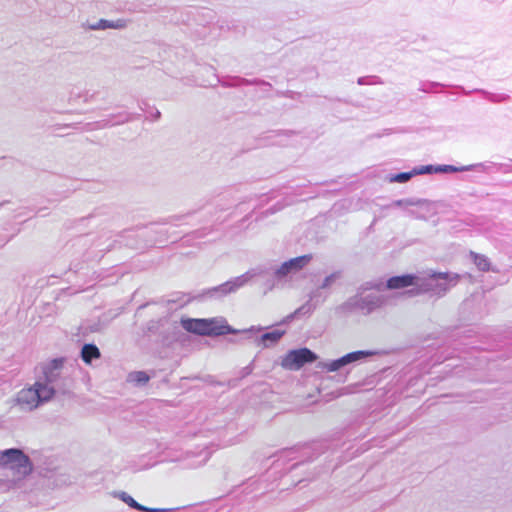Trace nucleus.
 Listing matches in <instances>:
<instances>
[{
  "label": "nucleus",
  "mask_w": 512,
  "mask_h": 512,
  "mask_svg": "<svg viewBox=\"0 0 512 512\" xmlns=\"http://www.w3.org/2000/svg\"><path fill=\"white\" fill-rule=\"evenodd\" d=\"M65 359L54 358L42 366L43 376L28 389L18 393L17 401L29 410L50 401L54 395L70 393L73 379L69 370L64 366Z\"/></svg>",
  "instance_id": "obj_1"
},
{
  "label": "nucleus",
  "mask_w": 512,
  "mask_h": 512,
  "mask_svg": "<svg viewBox=\"0 0 512 512\" xmlns=\"http://www.w3.org/2000/svg\"><path fill=\"white\" fill-rule=\"evenodd\" d=\"M315 445H305L301 447H291L279 451L275 456L276 460L265 474L258 480H254L251 485L256 484L257 487L252 491H259L264 494L273 489V483H268V478L274 474L280 473L279 477H283L282 470L292 473L300 467L312 462L320 453H316Z\"/></svg>",
  "instance_id": "obj_2"
},
{
  "label": "nucleus",
  "mask_w": 512,
  "mask_h": 512,
  "mask_svg": "<svg viewBox=\"0 0 512 512\" xmlns=\"http://www.w3.org/2000/svg\"><path fill=\"white\" fill-rule=\"evenodd\" d=\"M276 269V264L272 262L259 264L240 276L234 277L218 286L208 288L206 294L212 298L221 299L244 287L254 278L263 279L265 285L269 289H272L276 282H279L278 278H276V274L274 273Z\"/></svg>",
  "instance_id": "obj_3"
},
{
  "label": "nucleus",
  "mask_w": 512,
  "mask_h": 512,
  "mask_svg": "<svg viewBox=\"0 0 512 512\" xmlns=\"http://www.w3.org/2000/svg\"><path fill=\"white\" fill-rule=\"evenodd\" d=\"M460 275L452 272L432 271L426 277L420 278L416 287L406 290L403 295L414 297L421 294H429L438 298L444 297L452 287L456 286Z\"/></svg>",
  "instance_id": "obj_4"
},
{
  "label": "nucleus",
  "mask_w": 512,
  "mask_h": 512,
  "mask_svg": "<svg viewBox=\"0 0 512 512\" xmlns=\"http://www.w3.org/2000/svg\"><path fill=\"white\" fill-rule=\"evenodd\" d=\"M387 301L388 298L384 295L368 294L361 296L356 294L342 303L339 309L348 313L359 310L364 315H368L385 306Z\"/></svg>",
  "instance_id": "obj_5"
},
{
  "label": "nucleus",
  "mask_w": 512,
  "mask_h": 512,
  "mask_svg": "<svg viewBox=\"0 0 512 512\" xmlns=\"http://www.w3.org/2000/svg\"><path fill=\"white\" fill-rule=\"evenodd\" d=\"M0 466H9L24 476L33 471L30 457L20 448L0 450Z\"/></svg>",
  "instance_id": "obj_6"
},
{
  "label": "nucleus",
  "mask_w": 512,
  "mask_h": 512,
  "mask_svg": "<svg viewBox=\"0 0 512 512\" xmlns=\"http://www.w3.org/2000/svg\"><path fill=\"white\" fill-rule=\"evenodd\" d=\"M264 330L262 326H251L247 329L241 330L244 339L251 341L255 346L260 348H271L275 346L281 338L285 335L286 331L281 329H274L269 332L261 333Z\"/></svg>",
  "instance_id": "obj_7"
},
{
  "label": "nucleus",
  "mask_w": 512,
  "mask_h": 512,
  "mask_svg": "<svg viewBox=\"0 0 512 512\" xmlns=\"http://www.w3.org/2000/svg\"><path fill=\"white\" fill-rule=\"evenodd\" d=\"M419 276L413 273L402 274L397 276H392L387 279L386 283L382 282H366L361 289L369 290L375 289L378 291H383L385 289L388 290H397L404 289L408 287H416L418 284Z\"/></svg>",
  "instance_id": "obj_8"
},
{
  "label": "nucleus",
  "mask_w": 512,
  "mask_h": 512,
  "mask_svg": "<svg viewBox=\"0 0 512 512\" xmlns=\"http://www.w3.org/2000/svg\"><path fill=\"white\" fill-rule=\"evenodd\" d=\"M176 330L177 327L171 326L168 319L163 317L158 320H150L144 333L147 336L157 335L158 341L163 346H168L176 340Z\"/></svg>",
  "instance_id": "obj_9"
},
{
  "label": "nucleus",
  "mask_w": 512,
  "mask_h": 512,
  "mask_svg": "<svg viewBox=\"0 0 512 512\" xmlns=\"http://www.w3.org/2000/svg\"><path fill=\"white\" fill-rule=\"evenodd\" d=\"M317 355L307 347L292 349L282 359L281 365L285 369L299 370L306 364L315 362Z\"/></svg>",
  "instance_id": "obj_10"
},
{
  "label": "nucleus",
  "mask_w": 512,
  "mask_h": 512,
  "mask_svg": "<svg viewBox=\"0 0 512 512\" xmlns=\"http://www.w3.org/2000/svg\"><path fill=\"white\" fill-rule=\"evenodd\" d=\"M312 254H305L284 261L281 265H276V278L278 281L285 280L288 276L303 270L312 260Z\"/></svg>",
  "instance_id": "obj_11"
},
{
  "label": "nucleus",
  "mask_w": 512,
  "mask_h": 512,
  "mask_svg": "<svg viewBox=\"0 0 512 512\" xmlns=\"http://www.w3.org/2000/svg\"><path fill=\"white\" fill-rule=\"evenodd\" d=\"M327 296L321 297V292L318 289L313 290L309 295V300L297 308L293 313L284 317L279 325H287L296 318L310 315L318 306L319 303L324 302Z\"/></svg>",
  "instance_id": "obj_12"
},
{
  "label": "nucleus",
  "mask_w": 512,
  "mask_h": 512,
  "mask_svg": "<svg viewBox=\"0 0 512 512\" xmlns=\"http://www.w3.org/2000/svg\"><path fill=\"white\" fill-rule=\"evenodd\" d=\"M203 336H222L227 334H238L241 330L231 327L222 317L204 318Z\"/></svg>",
  "instance_id": "obj_13"
},
{
  "label": "nucleus",
  "mask_w": 512,
  "mask_h": 512,
  "mask_svg": "<svg viewBox=\"0 0 512 512\" xmlns=\"http://www.w3.org/2000/svg\"><path fill=\"white\" fill-rule=\"evenodd\" d=\"M129 22H130L129 20L124 19V18H119L116 20L99 19L95 23H87V24H84L83 26L86 29L94 30V31L106 30V29L122 30L128 26Z\"/></svg>",
  "instance_id": "obj_14"
},
{
  "label": "nucleus",
  "mask_w": 512,
  "mask_h": 512,
  "mask_svg": "<svg viewBox=\"0 0 512 512\" xmlns=\"http://www.w3.org/2000/svg\"><path fill=\"white\" fill-rule=\"evenodd\" d=\"M376 354L377 352L373 350H357L343 355L342 357L346 364L347 373H349L351 367L354 365L365 362L368 358Z\"/></svg>",
  "instance_id": "obj_15"
},
{
  "label": "nucleus",
  "mask_w": 512,
  "mask_h": 512,
  "mask_svg": "<svg viewBox=\"0 0 512 512\" xmlns=\"http://www.w3.org/2000/svg\"><path fill=\"white\" fill-rule=\"evenodd\" d=\"M456 88L465 95H469L471 93H479V94L483 95V97L485 99H487L488 101H490L492 103H502V102H506L510 99V96L508 94H504V93H492L487 90L479 89V88L473 89L471 91H467L463 86H456Z\"/></svg>",
  "instance_id": "obj_16"
},
{
  "label": "nucleus",
  "mask_w": 512,
  "mask_h": 512,
  "mask_svg": "<svg viewBox=\"0 0 512 512\" xmlns=\"http://www.w3.org/2000/svg\"><path fill=\"white\" fill-rule=\"evenodd\" d=\"M208 289H205L202 291V293L197 295H191L190 293H183V292H175L171 294V298L168 299V303H179L181 306L185 305L192 300H202L204 298H210L209 295L206 294ZM211 299H213L211 297Z\"/></svg>",
  "instance_id": "obj_17"
},
{
  "label": "nucleus",
  "mask_w": 512,
  "mask_h": 512,
  "mask_svg": "<svg viewBox=\"0 0 512 512\" xmlns=\"http://www.w3.org/2000/svg\"><path fill=\"white\" fill-rule=\"evenodd\" d=\"M220 82V80H218ZM221 84L224 86V87H237V86H242V85H264V86H271L270 83L264 81V80H261V79H246V78H242V77H230L229 79L225 80V81H221Z\"/></svg>",
  "instance_id": "obj_18"
},
{
  "label": "nucleus",
  "mask_w": 512,
  "mask_h": 512,
  "mask_svg": "<svg viewBox=\"0 0 512 512\" xmlns=\"http://www.w3.org/2000/svg\"><path fill=\"white\" fill-rule=\"evenodd\" d=\"M204 318H182L181 326L187 332L203 336Z\"/></svg>",
  "instance_id": "obj_19"
},
{
  "label": "nucleus",
  "mask_w": 512,
  "mask_h": 512,
  "mask_svg": "<svg viewBox=\"0 0 512 512\" xmlns=\"http://www.w3.org/2000/svg\"><path fill=\"white\" fill-rule=\"evenodd\" d=\"M391 207H409V206H425L428 213L431 212V201L421 198H405L394 200Z\"/></svg>",
  "instance_id": "obj_20"
},
{
  "label": "nucleus",
  "mask_w": 512,
  "mask_h": 512,
  "mask_svg": "<svg viewBox=\"0 0 512 512\" xmlns=\"http://www.w3.org/2000/svg\"><path fill=\"white\" fill-rule=\"evenodd\" d=\"M80 355L86 364H91L93 360L100 358L101 353L95 344L87 343L82 346Z\"/></svg>",
  "instance_id": "obj_21"
},
{
  "label": "nucleus",
  "mask_w": 512,
  "mask_h": 512,
  "mask_svg": "<svg viewBox=\"0 0 512 512\" xmlns=\"http://www.w3.org/2000/svg\"><path fill=\"white\" fill-rule=\"evenodd\" d=\"M470 255L473 260V263L476 265L479 271H495L494 269L491 268V262L487 256L475 252H470Z\"/></svg>",
  "instance_id": "obj_22"
},
{
  "label": "nucleus",
  "mask_w": 512,
  "mask_h": 512,
  "mask_svg": "<svg viewBox=\"0 0 512 512\" xmlns=\"http://www.w3.org/2000/svg\"><path fill=\"white\" fill-rule=\"evenodd\" d=\"M465 171H477L482 173H496V163L486 161L464 166Z\"/></svg>",
  "instance_id": "obj_23"
},
{
  "label": "nucleus",
  "mask_w": 512,
  "mask_h": 512,
  "mask_svg": "<svg viewBox=\"0 0 512 512\" xmlns=\"http://www.w3.org/2000/svg\"><path fill=\"white\" fill-rule=\"evenodd\" d=\"M321 367L323 370H326L327 372H336L342 370L347 372L346 364L342 356L337 359L323 362L321 364Z\"/></svg>",
  "instance_id": "obj_24"
},
{
  "label": "nucleus",
  "mask_w": 512,
  "mask_h": 512,
  "mask_svg": "<svg viewBox=\"0 0 512 512\" xmlns=\"http://www.w3.org/2000/svg\"><path fill=\"white\" fill-rule=\"evenodd\" d=\"M150 380V376L145 371H133L127 376V381L135 386L142 387Z\"/></svg>",
  "instance_id": "obj_25"
},
{
  "label": "nucleus",
  "mask_w": 512,
  "mask_h": 512,
  "mask_svg": "<svg viewBox=\"0 0 512 512\" xmlns=\"http://www.w3.org/2000/svg\"><path fill=\"white\" fill-rule=\"evenodd\" d=\"M133 119V115L128 112H120L118 114H112L109 116V118L106 120L107 125H119L126 122H129Z\"/></svg>",
  "instance_id": "obj_26"
},
{
  "label": "nucleus",
  "mask_w": 512,
  "mask_h": 512,
  "mask_svg": "<svg viewBox=\"0 0 512 512\" xmlns=\"http://www.w3.org/2000/svg\"><path fill=\"white\" fill-rule=\"evenodd\" d=\"M342 277V271L338 270L330 275L326 276L324 280L322 281L321 285L317 288L319 291L321 289H328L330 288L337 280H339Z\"/></svg>",
  "instance_id": "obj_27"
},
{
  "label": "nucleus",
  "mask_w": 512,
  "mask_h": 512,
  "mask_svg": "<svg viewBox=\"0 0 512 512\" xmlns=\"http://www.w3.org/2000/svg\"><path fill=\"white\" fill-rule=\"evenodd\" d=\"M414 176H416V175L414 174V168H413L411 171H408V172H399L396 174H391L389 176V181L396 182V183H406Z\"/></svg>",
  "instance_id": "obj_28"
},
{
  "label": "nucleus",
  "mask_w": 512,
  "mask_h": 512,
  "mask_svg": "<svg viewBox=\"0 0 512 512\" xmlns=\"http://www.w3.org/2000/svg\"><path fill=\"white\" fill-rule=\"evenodd\" d=\"M138 105L143 112L149 113L152 121H157L160 119L161 112L157 108L150 107V105L145 101H140Z\"/></svg>",
  "instance_id": "obj_29"
},
{
  "label": "nucleus",
  "mask_w": 512,
  "mask_h": 512,
  "mask_svg": "<svg viewBox=\"0 0 512 512\" xmlns=\"http://www.w3.org/2000/svg\"><path fill=\"white\" fill-rule=\"evenodd\" d=\"M119 498L132 509L137 511L144 510V505L138 503L131 495L126 492H120Z\"/></svg>",
  "instance_id": "obj_30"
},
{
  "label": "nucleus",
  "mask_w": 512,
  "mask_h": 512,
  "mask_svg": "<svg viewBox=\"0 0 512 512\" xmlns=\"http://www.w3.org/2000/svg\"><path fill=\"white\" fill-rule=\"evenodd\" d=\"M422 209H423V213L422 212H417V211H414V210H409L408 211V214L409 216L415 218V219H419V220H427L428 216H431V215H434L436 214V209L434 207V204L433 202H431V212L428 213L427 210H426V207L425 206H420Z\"/></svg>",
  "instance_id": "obj_31"
},
{
  "label": "nucleus",
  "mask_w": 512,
  "mask_h": 512,
  "mask_svg": "<svg viewBox=\"0 0 512 512\" xmlns=\"http://www.w3.org/2000/svg\"><path fill=\"white\" fill-rule=\"evenodd\" d=\"M436 174L437 173H456V172H465L464 166H454L450 164H439L435 165Z\"/></svg>",
  "instance_id": "obj_32"
},
{
  "label": "nucleus",
  "mask_w": 512,
  "mask_h": 512,
  "mask_svg": "<svg viewBox=\"0 0 512 512\" xmlns=\"http://www.w3.org/2000/svg\"><path fill=\"white\" fill-rule=\"evenodd\" d=\"M448 86L449 85H445L440 82L428 81V82L421 83L419 90L422 92H425V93H430L438 87H448Z\"/></svg>",
  "instance_id": "obj_33"
},
{
  "label": "nucleus",
  "mask_w": 512,
  "mask_h": 512,
  "mask_svg": "<svg viewBox=\"0 0 512 512\" xmlns=\"http://www.w3.org/2000/svg\"><path fill=\"white\" fill-rule=\"evenodd\" d=\"M414 174L417 175H431L436 174L435 165L428 164V165H422L418 167H414Z\"/></svg>",
  "instance_id": "obj_34"
},
{
  "label": "nucleus",
  "mask_w": 512,
  "mask_h": 512,
  "mask_svg": "<svg viewBox=\"0 0 512 512\" xmlns=\"http://www.w3.org/2000/svg\"><path fill=\"white\" fill-rule=\"evenodd\" d=\"M359 85H374V84H382L383 81L378 76H362L357 80Z\"/></svg>",
  "instance_id": "obj_35"
},
{
  "label": "nucleus",
  "mask_w": 512,
  "mask_h": 512,
  "mask_svg": "<svg viewBox=\"0 0 512 512\" xmlns=\"http://www.w3.org/2000/svg\"><path fill=\"white\" fill-rule=\"evenodd\" d=\"M283 208H284V205L280 202H277L272 207H270L267 210H265L264 212H262L260 214V216L256 218V220H260L265 217H268L269 215L275 214V213L281 211Z\"/></svg>",
  "instance_id": "obj_36"
},
{
  "label": "nucleus",
  "mask_w": 512,
  "mask_h": 512,
  "mask_svg": "<svg viewBox=\"0 0 512 512\" xmlns=\"http://www.w3.org/2000/svg\"><path fill=\"white\" fill-rule=\"evenodd\" d=\"M512 159H510V163H496V172H501L504 174L512 173Z\"/></svg>",
  "instance_id": "obj_37"
},
{
  "label": "nucleus",
  "mask_w": 512,
  "mask_h": 512,
  "mask_svg": "<svg viewBox=\"0 0 512 512\" xmlns=\"http://www.w3.org/2000/svg\"><path fill=\"white\" fill-rule=\"evenodd\" d=\"M172 509H166V508H150L147 506H144V510H140L141 512H169Z\"/></svg>",
  "instance_id": "obj_38"
},
{
  "label": "nucleus",
  "mask_w": 512,
  "mask_h": 512,
  "mask_svg": "<svg viewBox=\"0 0 512 512\" xmlns=\"http://www.w3.org/2000/svg\"><path fill=\"white\" fill-rule=\"evenodd\" d=\"M252 366L251 365H248L244 368H242L241 372H240V376L241 378H245L246 376L250 375L252 373Z\"/></svg>",
  "instance_id": "obj_39"
},
{
  "label": "nucleus",
  "mask_w": 512,
  "mask_h": 512,
  "mask_svg": "<svg viewBox=\"0 0 512 512\" xmlns=\"http://www.w3.org/2000/svg\"><path fill=\"white\" fill-rule=\"evenodd\" d=\"M8 487L7 482L3 479H0V492L5 490Z\"/></svg>",
  "instance_id": "obj_40"
},
{
  "label": "nucleus",
  "mask_w": 512,
  "mask_h": 512,
  "mask_svg": "<svg viewBox=\"0 0 512 512\" xmlns=\"http://www.w3.org/2000/svg\"><path fill=\"white\" fill-rule=\"evenodd\" d=\"M77 242H78V243H80V244L85 245V244H86V242H87V239H86V237L81 236V237H79V238L77 239Z\"/></svg>",
  "instance_id": "obj_41"
},
{
  "label": "nucleus",
  "mask_w": 512,
  "mask_h": 512,
  "mask_svg": "<svg viewBox=\"0 0 512 512\" xmlns=\"http://www.w3.org/2000/svg\"><path fill=\"white\" fill-rule=\"evenodd\" d=\"M307 480H309L308 477L301 478V479L297 480V482H293V485L296 486V485L301 484L302 482L307 481Z\"/></svg>",
  "instance_id": "obj_42"
},
{
  "label": "nucleus",
  "mask_w": 512,
  "mask_h": 512,
  "mask_svg": "<svg viewBox=\"0 0 512 512\" xmlns=\"http://www.w3.org/2000/svg\"><path fill=\"white\" fill-rule=\"evenodd\" d=\"M148 305H150V302H147V303H145V304L140 305V306L138 307V309H137V314H138L142 309H144L145 307H147Z\"/></svg>",
  "instance_id": "obj_43"
},
{
  "label": "nucleus",
  "mask_w": 512,
  "mask_h": 512,
  "mask_svg": "<svg viewBox=\"0 0 512 512\" xmlns=\"http://www.w3.org/2000/svg\"><path fill=\"white\" fill-rule=\"evenodd\" d=\"M96 248H98V251L99 252H106V251H109L110 250V246L106 247V248H99V245H96Z\"/></svg>",
  "instance_id": "obj_44"
}]
</instances>
